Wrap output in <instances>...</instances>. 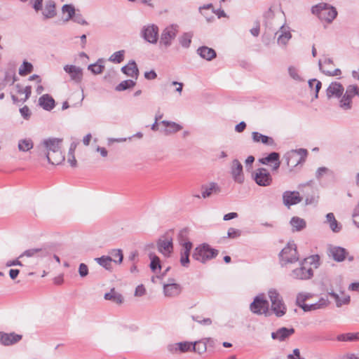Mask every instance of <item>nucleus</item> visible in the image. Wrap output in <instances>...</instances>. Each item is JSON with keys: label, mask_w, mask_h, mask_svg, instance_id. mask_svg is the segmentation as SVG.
<instances>
[{"label": "nucleus", "mask_w": 359, "mask_h": 359, "mask_svg": "<svg viewBox=\"0 0 359 359\" xmlns=\"http://www.w3.org/2000/svg\"><path fill=\"white\" fill-rule=\"evenodd\" d=\"M62 140L60 138H48L42 141L40 147L48 161L53 165H59L65 161V156L61 151Z\"/></svg>", "instance_id": "obj_1"}, {"label": "nucleus", "mask_w": 359, "mask_h": 359, "mask_svg": "<svg viewBox=\"0 0 359 359\" xmlns=\"http://www.w3.org/2000/svg\"><path fill=\"white\" fill-rule=\"evenodd\" d=\"M187 229H182L177 235V241L180 246V264L184 267H188L189 264L190 252L193 248V243L188 238Z\"/></svg>", "instance_id": "obj_2"}, {"label": "nucleus", "mask_w": 359, "mask_h": 359, "mask_svg": "<svg viewBox=\"0 0 359 359\" xmlns=\"http://www.w3.org/2000/svg\"><path fill=\"white\" fill-rule=\"evenodd\" d=\"M313 14L316 15L321 21L331 22L337 17L336 9L325 3H320L311 8Z\"/></svg>", "instance_id": "obj_3"}, {"label": "nucleus", "mask_w": 359, "mask_h": 359, "mask_svg": "<svg viewBox=\"0 0 359 359\" xmlns=\"http://www.w3.org/2000/svg\"><path fill=\"white\" fill-rule=\"evenodd\" d=\"M280 264L282 266H286L299 260L297 245L293 241H290L280 251L279 254Z\"/></svg>", "instance_id": "obj_4"}, {"label": "nucleus", "mask_w": 359, "mask_h": 359, "mask_svg": "<svg viewBox=\"0 0 359 359\" xmlns=\"http://www.w3.org/2000/svg\"><path fill=\"white\" fill-rule=\"evenodd\" d=\"M308 151L305 149H292L284 155V158L290 171L305 161Z\"/></svg>", "instance_id": "obj_5"}, {"label": "nucleus", "mask_w": 359, "mask_h": 359, "mask_svg": "<svg viewBox=\"0 0 359 359\" xmlns=\"http://www.w3.org/2000/svg\"><path fill=\"white\" fill-rule=\"evenodd\" d=\"M268 295L271 302V310L277 317L283 316L287 311L283 297L276 289H270Z\"/></svg>", "instance_id": "obj_6"}, {"label": "nucleus", "mask_w": 359, "mask_h": 359, "mask_svg": "<svg viewBox=\"0 0 359 359\" xmlns=\"http://www.w3.org/2000/svg\"><path fill=\"white\" fill-rule=\"evenodd\" d=\"M218 255V250L210 248L206 243L201 244L196 247L194 251L192 257L194 259L205 263L215 257Z\"/></svg>", "instance_id": "obj_7"}, {"label": "nucleus", "mask_w": 359, "mask_h": 359, "mask_svg": "<svg viewBox=\"0 0 359 359\" xmlns=\"http://www.w3.org/2000/svg\"><path fill=\"white\" fill-rule=\"evenodd\" d=\"M310 258L304 259L299 263V266L293 269L290 276L297 280H307L313 276V270L310 266L311 262L308 260Z\"/></svg>", "instance_id": "obj_8"}, {"label": "nucleus", "mask_w": 359, "mask_h": 359, "mask_svg": "<svg viewBox=\"0 0 359 359\" xmlns=\"http://www.w3.org/2000/svg\"><path fill=\"white\" fill-rule=\"evenodd\" d=\"M178 32V26L171 25L165 27L161 32L160 37V45L165 48L170 47L172 41L176 37Z\"/></svg>", "instance_id": "obj_9"}, {"label": "nucleus", "mask_w": 359, "mask_h": 359, "mask_svg": "<svg viewBox=\"0 0 359 359\" xmlns=\"http://www.w3.org/2000/svg\"><path fill=\"white\" fill-rule=\"evenodd\" d=\"M250 311L258 315L266 314L269 311V302L264 294L256 296L254 301L250 305Z\"/></svg>", "instance_id": "obj_10"}, {"label": "nucleus", "mask_w": 359, "mask_h": 359, "mask_svg": "<svg viewBox=\"0 0 359 359\" xmlns=\"http://www.w3.org/2000/svg\"><path fill=\"white\" fill-rule=\"evenodd\" d=\"M358 88L355 85H349L346 87L344 94L339 100V107L344 110L351 109L352 99L354 96L358 95Z\"/></svg>", "instance_id": "obj_11"}, {"label": "nucleus", "mask_w": 359, "mask_h": 359, "mask_svg": "<svg viewBox=\"0 0 359 359\" xmlns=\"http://www.w3.org/2000/svg\"><path fill=\"white\" fill-rule=\"evenodd\" d=\"M140 35L148 43L156 44L158 39V27L154 24L144 25Z\"/></svg>", "instance_id": "obj_12"}, {"label": "nucleus", "mask_w": 359, "mask_h": 359, "mask_svg": "<svg viewBox=\"0 0 359 359\" xmlns=\"http://www.w3.org/2000/svg\"><path fill=\"white\" fill-rule=\"evenodd\" d=\"M253 179L261 187H267L272 183V177L269 172L264 168L256 170L253 174Z\"/></svg>", "instance_id": "obj_13"}, {"label": "nucleus", "mask_w": 359, "mask_h": 359, "mask_svg": "<svg viewBox=\"0 0 359 359\" xmlns=\"http://www.w3.org/2000/svg\"><path fill=\"white\" fill-rule=\"evenodd\" d=\"M231 174L233 180L236 182L238 184L243 183L245 177L243 171V165L238 159H234L231 162Z\"/></svg>", "instance_id": "obj_14"}, {"label": "nucleus", "mask_w": 359, "mask_h": 359, "mask_svg": "<svg viewBox=\"0 0 359 359\" xmlns=\"http://www.w3.org/2000/svg\"><path fill=\"white\" fill-rule=\"evenodd\" d=\"M65 72L68 74L72 81L76 83H80L83 79V69L80 67L73 65H66L64 66Z\"/></svg>", "instance_id": "obj_15"}, {"label": "nucleus", "mask_w": 359, "mask_h": 359, "mask_svg": "<svg viewBox=\"0 0 359 359\" xmlns=\"http://www.w3.org/2000/svg\"><path fill=\"white\" fill-rule=\"evenodd\" d=\"M157 248L159 252L165 257H169L173 252V243L172 238H160L157 241Z\"/></svg>", "instance_id": "obj_16"}, {"label": "nucleus", "mask_w": 359, "mask_h": 359, "mask_svg": "<svg viewBox=\"0 0 359 359\" xmlns=\"http://www.w3.org/2000/svg\"><path fill=\"white\" fill-rule=\"evenodd\" d=\"M22 338V335L15 332L6 333L0 332V344L8 346L18 343Z\"/></svg>", "instance_id": "obj_17"}, {"label": "nucleus", "mask_w": 359, "mask_h": 359, "mask_svg": "<svg viewBox=\"0 0 359 359\" xmlns=\"http://www.w3.org/2000/svg\"><path fill=\"white\" fill-rule=\"evenodd\" d=\"M182 286L174 283L173 280H169L168 283L163 285V294L167 297H175L182 292Z\"/></svg>", "instance_id": "obj_18"}, {"label": "nucleus", "mask_w": 359, "mask_h": 359, "mask_svg": "<svg viewBox=\"0 0 359 359\" xmlns=\"http://www.w3.org/2000/svg\"><path fill=\"white\" fill-rule=\"evenodd\" d=\"M344 91V86L340 83L334 81L332 82L327 87L326 90V95L328 99H331L332 97L341 98Z\"/></svg>", "instance_id": "obj_19"}, {"label": "nucleus", "mask_w": 359, "mask_h": 359, "mask_svg": "<svg viewBox=\"0 0 359 359\" xmlns=\"http://www.w3.org/2000/svg\"><path fill=\"white\" fill-rule=\"evenodd\" d=\"M283 201L285 206L290 208L302 201V198L298 191H286L283 194Z\"/></svg>", "instance_id": "obj_20"}, {"label": "nucleus", "mask_w": 359, "mask_h": 359, "mask_svg": "<svg viewBox=\"0 0 359 359\" xmlns=\"http://www.w3.org/2000/svg\"><path fill=\"white\" fill-rule=\"evenodd\" d=\"M294 333V328L280 327L271 333L273 339L283 341Z\"/></svg>", "instance_id": "obj_21"}, {"label": "nucleus", "mask_w": 359, "mask_h": 359, "mask_svg": "<svg viewBox=\"0 0 359 359\" xmlns=\"http://www.w3.org/2000/svg\"><path fill=\"white\" fill-rule=\"evenodd\" d=\"M280 155L277 152H271L267 156L259 159V162L263 165H268L269 163H273V170H277L280 165L279 160Z\"/></svg>", "instance_id": "obj_22"}, {"label": "nucleus", "mask_w": 359, "mask_h": 359, "mask_svg": "<svg viewBox=\"0 0 359 359\" xmlns=\"http://www.w3.org/2000/svg\"><path fill=\"white\" fill-rule=\"evenodd\" d=\"M252 139L253 142L256 143L261 142L267 146H276V142L273 137L262 135L258 132L252 133Z\"/></svg>", "instance_id": "obj_23"}, {"label": "nucleus", "mask_w": 359, "mask_h": 359, "mask_svg": "<svg viewBox=\"0 0 359 359\" xmlns=\"http://www.w3.org/2000/svg\"><path fill=\"white\" fill-rule=\"evenodd\" d=\"M193 343L189 341L178 342L169 346V351L173 353H185L192 351Z\"/></svg>", "instance_id": "obj_24"}, {"label": "nucleus", "mask_w": 359, "mask_h": 359, "mask_svg": "<svg viewBox=\"0 0 359 359\" xmlns=\"http://www.w3.org/2000/svg\"><path fill=\"white\" fill-rule=\"evenodd\" d=\"M329 255L332 257L334 260L341 262L346 257V249L341 247L331 246L329 248Z\"/></svg>", "instance_id": "obj_25"}, {"label": "nucleus", "mask_w": 359, "mask_h": 359, "mask_svg": "<svg viewBox=\"0 0 359 359\" xmlns=\"http://www.w3.org/2000/svg\"><path fill=\"white\" fill-rule=\"evenodd\" d=\"M48 254V252L45 248H32L25 250L18 258H22L25 256L27 257H43L47 256Z\"/></svg>", "instance_id": "obj_26"}, {"label": "nucleus", "mask_w": 359, "mask_h": 359, "mask_svg": "<svg viewBox=\"0 0 359 359\" xmlns=\"http://www.w3.org/2000/svg\"><path fill=\"white\" fill-rule=\"evenodd\" d=\"M220 192V187L215 182H211L209 184L202 187V197L203 198L210 197L212 194H217Z\"/></svg>", "instance_id": "obj_27"}, {"label": "nucleus", "mask_w": 359, "mask_h": 359, "mask_svg": "<svg viewBox=\"0 0 359 359\" xmlns=\"http://www.w3.org/2000/svg\"><path fill=\"white\" fill-rule=\"evenodd\" d=\"M160 124H162L165 127L163 133L165 135H170L174 134L182 129V126L175 122L169 121H162Z\"/></svg>", "instance_id": "obj_28"}, {"label": "nucleus", "mask_w": 359, "mask_h": 359, "mask_svg": "<svg viewBox=\"0 0 359 359\" xmlns=\"http://www.w3.org/2000/svg\"><path fill=\"white\" fill-rule=\"evenodd\" d=\"M329 302L327 297H321L316 303L304 305L302 309L305 312L321 309L327 306Z\"/></svg>", "instance_id": "obj_29"}, {"label": "nucleus", "mask_w": 359, "mask_h": 359, "mask_svg": "<svg viewBox=\"0 0 359 359\" xmlns=\"http://www.w3.org/2000/svg\"><path fill=\"white\" fill-rule=\"evenodd\" d=\"M39 105L46 111L52 110L55 105L54 99L48 94L43 95L39 99Z\"/></svg>", "instance_id": "obj_30"}, {"label": "nucleus", "mask_w": 359, "mask_h": 359, "mask_svg": "<svg viewBox=\"0 0 359 359\" xmlns=\"http://www.w3.org/2000/svg\"><path fill=\"white\" fill-rule=\"evenodd\" d=\"M121 71L128 76L137 79L138 76V68L135 61H130L121 68Z\"/></svg>", "instance_id": "obj_31"}, {"label": "nucleus", "mask_w": 359, "mask_h": 359, "mask_svg": "<svg viewBox=\"0 0 359 359\" xmlns=\"http://www.w3.org/2000/svg\"><path fill=\"white\" fill-rule=\"evenodd\" d=\"M197 53L203 59L210 61L216 57L214 49L208 46H201L197 49Z\"/></svg>", "instance_id": "obj_32"}, {"label": "nucleus", "mask_w": 359, "mask_h": 359, "mask_svg": "<svg viewBox=\"0 0 359 359\" xmlns=\"http://www.w3.org/2000/svg\"><path fill=\"white\" fill-rule=\"evenodd\" d=\"M16 88L18 89V90H17L18 93H19L20 95H25V97L20 98V100H18V98L16 96L13 95L11 96V97H12L13 102L17 103L20 101L25 102L29 97V96L32 93V87L28 86H26L25 88H22L19 84H17Z\"/></svg>", "instance_id": "obj_33"}, {"label": "nucleus", "mask_w": 359, "mask_h": 359, "mask_svg": "<svg viewBox=\"0 0 359 359\" xmlns=\"http://www.w3.org/2000/svg\"><path fill=\"white\" fill-rule=\"evenodd\" d=\"M43 15L46 18H53L56 15L55 3L53 0L46 1Z\"/></svg>", "instance_id": "obj_34"}, {"label": "nucleus", "mask_w": 359, "mask_h": 359, "mask_svg": "<svg viewBox=\"0 0 359 359\" xmlns=\"http://www.w3.org/2000/svg\"><path fill=\"white\" fill-rule=\"evenodd\" d=\"M95 261L107 270H111L112 269V262L116 263V260L113 259L110 256L97 257L95 258Z\"/></svg>", "instance_id": "obj_35"}, {"label": "nucleus", "mask_w": 359, "mask_h": 359, "mask_svg": "<svg viewBox=\"0 0 359 359\" xmlns=\"http://www.w3.org/2000/svg\"><path fill=\"white\" fill-rule=\"evenodd\" d=\"M104 299L117 304H121L123 302V296L116 292L114 288L111 289L109 292H107L104 294Z\"/></svg>", "instance_id": "obj_36"}, {"label": "nucleus", "mask_w": 359, "mask_h": 359, "mask_svg": "<svg viewBox=\"0 0 359 359\" xmlns=\"http://www.w3.org/2000/svg\"><path fill=\"white\" fill-rule=\"evenodd\" d=\"M292 231H300L306 228V221L299 217H293L290 220Z\"/></svg>", "instance_id": "obj_37"}, {"label": "nucleus", "mask_w": 359, "mask_h": 359, "mask_svg": "<svg viewBox=\"0 0 359 359\" xmlns=\"http://www.w3.org/2000/svg\"><path fill=\"white\" fill-rule=\"evenodd\" d=\"M210 340V339L205 338L195 341L194 343H193L192 351L199 354L205 353L207 350V342Z\"/></svg>", "instance_id": "obj_38"}, {"label": "nucleus", "mask_w": 359, "mask_h": 359, "mask_svg": "<svg viewBox=\"0 0 359 359\" xmlns=\"http://www.w3.org/2000/svg\"><path fill=\"white\" fill-rule=\"evenodd\" d=\"M34 147V142L30 138L21 139L18 141V148L20 151L27 152Z\"/></svg>", "instance_id": "obj_39"}, {"label": "nucleus", "mask_w": 359, "mask_h": 359, "mask_svg": "<svg viewBox=\"0 0 359 359\" xmlns=\"http://www.w3.org/2000/svg\"><path fill=\"white\" fill-rule=\"evenodd\" d=\"M326 223L330 226V228L334 232H339L341 226L339 224L335 217L332 212H330L326 215Z\"/></svg>", "instance_id": "obj_40"}, {"label": "nucleus", "mask_w": 359, "mask_h": 359, "mask_svg": "<svg viewBox=\"0 0 359 359\" xmlns=\"http://www.w3.org/2000/svg\"><path fill=\"white\" fill-rule=\"evenodd\" d=\"M62 13L64 15H67L64 18V20L65 22H67L73 19L74 16L76 14V10L72 4H65L62 7Z\"/></svg>", "instance_id": "obj_41"}, {"label": "nucleus", "mask_w": 359, "mask_h": 359, "mask_svg": "<svg viewBox=\"0 0 359 359\" xmlns=\"http://www.w3.org/2000/svg\"><path fill=\"white\" fill-rule=\"evenodd\" d=\"M193 36H194V34L191 32H185V33L182 34L179 37L180 44L183 48H189L191 45V39H192Z\"/></svg>", "instance_id": "obj_42"}, {"label": "nucleus", "mask_w": 359, "mask_h": 359, "mask_svg": "<svg viewBox=\"0 0 359 359\" xmlns=\"http://www.w3.org/2000/svg\"><path fill=\"white\" fill-rule=\"evenodd\" d=\"M280 32V34L278 37V43L280 45H286L291 39L292 34L289 31H286L284 27H281Z\"/></svg>", "instance_id": "obj_43"}, {"label": "nucleus", "mask_w": 359, "mask_h": 359, "mask_svg": "<svg viewBox=\"0 0 359 359\" xmlns=\"http://www.w3.org/2000/svg\"><path fill=\"white\" fill-rule=\"evenodd\" d=\"M312 297V294L311 293L308 292H299L297 295L296 298V304L302 309V306L304 305H306L307 304H305V302L311 298Z\"/></svg>", "instance_id": "obj_44"}, {"label": "nucleus", "mask_w": 359, "mask_h": 359, "mask_svg": "<svg viewBox=\"0 0 359 359\" xmlns=\"http://www.w3.org/2000/svg\"><path fill=\"white\" fill-rule=\"evenodd\" d=\"M359 333H346L339 334L337 337V340L340 341H353L358 339Z\"/></svg>", "instance_id": "obj_45"}, {"label": "nucleus", "mask_w": 359, "mask_h": 359, "mask_svg": "<svg viewBox=\"0 0 359 359\" xmlns=\"http://www.w3.org/2000/svg\"><path fill=\"white\" fill-rule=\"evenodd\" d=\"M88 69L94 74H99L103 72L104 66L102 65V60H99L96 63L90 65Z\"/></svg>", "instance_id": "obj_46"}, {"label": "nucleus", "mask_w": 359, "mask_h": 359, "mask_svg": "<svg viewBox=\"0 0 359 359\" xmlns=\"http://www.w3.org/2000/svg\"><path fill=\"white\" fill-rule=\"evenodd\" d=\"M318 65L320 67V69L326 75L331 76H340L341 74V72L339 69H334L332 70L331 69H327L325 67H322V61L319 60Z\"/></svg>", "instance_id": "obj_47"}, {"label": "nucleus", "mask_w": 359, "mask_h": 359, "mask_svg": "<svg viewBox=\"0 0 359 359\" xmlns=\"http://www.w3.org/2000/svg\"><path fill=\"white\" fill-rule=\"evenodd\" d=\"M329 294L335 299L337 306L338 307H340L344 304H347L350 302L349 296H345L343 298L340 299L339 295L335 292H330Z\"/></svg>", "instance_id": "obj_48"}, {"label": "nucleus", "mask_w": 359, "mask_h": 359, "mask_svg": "<svg viewBox=\"0 0 359 359\" xmlns=\"http://www.w3.org/2000/svg\"><path fill=\"white\" fill-rule=\"evenodd\" d=\"M288 74L292 79L297 82H301L304 81V79L299 73V70L294 66H290L288 67Z\"/></svg>", "instance_id": "obj_49"}, {"label": "nucleus", "mask_w": 359, "mask_h": 359, "mask_svg": "<svg viewBox=\"0 0 359 359\" xmlns=\"http://www.w3.org/2000/svg\"><path fill=\"white\" fill-rule=\"evenodd\" d=\"M124 53L123 50L116 51L109 57V60L114 63H121L124 59Z\"/></svg>", "instance_id": "obj_50"}, {"label": "nucleus", "mask_w": 359, "mask_h": 359, "mask_svg": "<svg viewBox=\"0 0 359 359\" xmlns=\"http://www.w3.org/2000/svg\"><path fill=\"white\" fill-rule=\"evenodd\" d=\"M149 257L151 259L150 268L153 272H156L157 269H161V262L158 257L155 255H150Z\"/></svg>", "instance_id": "obj_51"}, {"label": "nucleus", "mask_w": 359, "mask_h": 359, "mask_svg": "<svg viewBox=\"0 0 359 359\" xmlns=\"http://www.w3.org/2000/svg\"><path fill=\"white\" fill-rule=\"evenodd\" d=\"M135 85V82L133 80L128 79L121 82L116 87L117 91H122L133 87Z\"/></svg>", "instance_id": "obj_52"}, {"label": "nucleus", "mask_w": 359, "mask_h": 359, "mask_svg": "<svg viewBox=\"0 0 359 359\" xmlns=\"http://www.w3.org/2000/svg\"><path fill=\"white\" fill-rule=\"evenodd\" d=\"M33 70V66L31 63L24 61L22 65L19 69V74L21 76L26 75L30 72H32Z\"/></svg>", "instance_id": "obj_53"}, {"label": "nucleus", "mask_w": 359, "mask_h": 359, "mask_svg": "<svg viewBox=\"0 0 359 359\" xmlns=\"http://www.w3.org/2000/svg\"><path fill=\"white\" fill-rule=\"evenodd\" d=\"M109 254L114 258V259L118 258V261H116L117 263L121 264L123 262V255L121 250L114 249L109 252Z\"/></svg>", "instance_id": "obj_54"}, {"label": "nucleus", "mask_w": 359, "mask_h": 359, "mask_svg": "<svg viewBox=\"0 0 359 359\" xmlns=\"http://www.w3.org/2000/svg\"><path fill=\"white\" fill-rule=\"evenodd\" d=\"M312 83H315V98H318V93H319L320 89L321 88L322 83L320 81H318L316 79H310L309 81V86H311Z\"/></svg>", "instance_id": "obj_55"}, {"label": "nucleus", "mask_w": 359, "mask_h": 359, "mask_svg": "<svg viewBox=\"0 0 359 359\" xmlns=\"http://www.w3.org/2000/svg\"><path fill=\"white\" fill-rule=\"evenodd\" d=\"M79 273L81 278H84L88 274V267L86 264L81 263L79 264Z\"/></svg>", "instance_id": "obj_56"}, {"label": "nucleus", "mask_w": 359, "mask_h": 359, "mask_svg": "<svg viewBox=\"0 0 359 359\" xmlns=\"http://www.w3.org/2000/svg\"><path fill=\"white\" fill-rule=\"evenodd\" d=\"M241 232L238 229H236L233 228H230L228 230L227 236L230 238H236L241 236Z\"/></svg>", "instance_id": "obj_57"}, {"label": "nucleus", "mask_w": 359, "mask_h": 359, "mask_svg": "<svg viewBox=\"0 0 359 359\" xmlns=\"http://www.w3.org/2000/svg\"><path fill=\"white\" fill-rule=\"evenodd\" d=\"M74 22L82 25H87L88 22L86 21V20L83 18L82 15L81 13H76L74 16L73 19Z\"/></svg>", "instance_id": "obj_58"}, {"label": "nucleus", "mask_w": 359, "mask_h": 359, "mask_svg": "<svg viewBox=\"0 0 359 359\" xmlns=\"http://www.w3.org/2000/svg\"><path fill=\"white\" fill-rule=\"evenodd\" d=\"M146 293L145 287L143 285H140L135 288V296L142 297Z\"/></svg>", "instance_id": "obj_59"}, {"label": "nucleus", "mask_w": 359, "mask_h": 359, "mask_svg": "<svg viewBox=\"0 0 359 359\" xmlns=\"http://www.w3.org/2000/svg\"><path fill=\"white\" fill-rule=\"evenodd\" d=\"M328 171V169L325 167L319 168L316 172V177L318 180H320Z\"/></svg>", "instance_id": "obj_60"}, {"label": "nucleus", "mask_w": 359, "mask_h": 359, "mask_svg": "<svg viewBox=\"0 0 359 359\" xmlns=\"http://www.w3.org/2000/svg\"><path fill=\"white\" fill-rule=\"evenodd\" d=\"M20 112L23 118H25V119H28L31 114L29 109L27 106H25L22 108H21L20 109Z\"/></svg>", "instance_id": "obj_61"}, {"label": "nucleus", "mask_w": 359, "mask_h": 359, "mask_svg": "<svg viewBox=\"0 0 359 359\" xmlns=\"http://www.w3.org/2000/svg\"><path fill=\"white\" fill-rule=\"evenodd\" d=\"M192 318L194 321H196L201 325H210L212 323V320L209 318H203L202 320H198V317L193 316Z\"/></svg>", "instance_id": "obj_62"}, {"label": "nucleus", "mask_w": 359, "mask_h": 359, "mask_svg": "<svg viewBox=\"0 0 359 359\" xmlns=\"http://www.w3.org/2000/svg\"><path fill=\"white\" fill-rule=\"evenodd\" d=\"M144 77L148 80H153L157 77V74L154 70H151L144 73Z\"/></svg>", "instance_id": "obj_63"}, {"label": "nucleus", "mask_w": 359, "mask_h": 359, "mask_svg": "<svg viewBox=\"0 0 359 359\" xmlns=\"http://www.w3.org/2000/svg\"><path fill=\"white\" fill-rule=\"evenodd\" d=\"M246 128V123L244 121L240 122L235 127V130L238 133H242Z\"/></svg>", "instance_id": "obj_64"}]
</instances>
